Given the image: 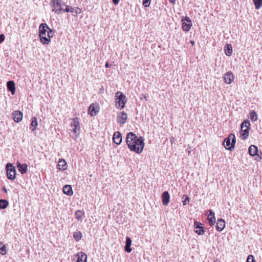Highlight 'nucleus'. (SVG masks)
Returning <instances> with one entry per match:
<instances>
[{
	"label": "nucleus",
	"instance_id": "nucleus-47",
	"mask_svg": "<svg viewBox=\"0 0 262 262\" xmlns=\"http://www.w3.org/2000/svg\"><path fill=\"white\" fill-rule=\"evenodd\" d=\"M190 42H191L192 45H193V44H194V41H190Z\"/></svg>",
	"mask_w": 262,
	"mask_h": 262
},
{
	"label": "nucleus",
	"instance_id": "nucleus-46",
	"mask_svg": "<svg viewBox=\"0 0 262 262\" xmlns=\"http://www.w3.org/2000/svg\"><path fill=\"white\" fill-rule=\"evenodd\" d=\"M226 149H228V150H230V151H232V149L233 148H226Z\"/></svg>",
	"mask_w": 262,
	"mask_h": 262
},
{
	"label": "nucleus",
	"instance_id": "nucleus-8",
	"mask_svg": "<svg viewBox=\"0 0 262 262\" xmlns=\"http://www.w3.org/2000/svg\"><path fill=\"white\" fill-rule=\"evenodd\" d=\"M235 142L236 138L234 135L230 134L228 137L224 140L223 145L224 146V147H226V146H229V147H235Z\"/></svg>",
	"mask_w": 262,
	"mask_h": 262
},
{
	"label": "nucleus",
	"instance_id": "nucleus-12",
	"mask_svg": "<svg viewBox=\"0 0 262 262\" xmlns=\"http://www.w3.org/2000/svg\"><path fill=\"white\" fill-rule=\"evenodd\" d=\"M249 154L255 157V160L257 161H259L261 159V156L258 153V148H248Z\"/></svg>",
	"mask_w": 262,
	"mask_h": 262
},
{
	"label": "nucleus",
	"instance_id": "nucleus-5",
	"mask_svg": "<svg viewBox=\"0 0 262 262\" xmlns=\"http://www.w3.org/2000/svg\"><path fill=\"white\" fill-rule=\"evenodd\" d=\"M250 123L248 120H244L241 125V131L239 132L240 137L245 140L249 136V131L250 130Z\"/></svg>",
	"mask_w": 262,
	"mask_h": 262
},
{
	"label": "nucleus",
	"instance_id": "nucleus-10",
	"mask_svg": "<svg viewBox=\"0 0 262 262\" xmlns=\"http://www.w3.org/2000/svg\"><path fill=\"white\" fill-rule=\"evenodd\" d=\"M127 119V114L124 112L118 113L117 116V122L120 124H124L126 123Z\"/></svg>",
	"mask_w": 262,
	"mask_h": 262
},
{
	"label": "nucleus",
	"instance_id": "nucleus-32",
	"mask_svg": "<svg viewBox=\"0 0 262 262\" xmlns=\"http://www.w3.org/2000/svg\"><path fill=\"white\" fill-rule=\"evenodd\" d=\"M6 247L2 242H0V254L4 255L6 254Z\"/></svg>",
	"mask_w": 262,
	"mask_h": 262
},
{
	"label": "nucleus",
	"instance_id": "nucleus-48",
	"mask_svg": "<svg viewBox=\"0 0 262 262\" xmlns=\"http://www.w3.org/2000/svg\"><path fill=\"white\" fill-rule=\"evenodd\" d=\"M144 99H146V96H144Z\"/></svg>",
	"mask_w": 262,
	"mask_h": 262
},
{
	"label": "nucleus",
	"instance_id": "nucleus-43",
	"mask_svg": "<svg viewBox=\"0 0 262 262\" xmlns=\"http://www.w3.org/2000/svg\"><path fill=\"white\" fill-rule=\"evenodd\" d=\"M170 3L172 4H174L176 3V0H168Z\"/></svg>",
	"mask_w": 262,
	"mask_h": 262
},
{
	"label": "nucleus",
	"instance_id": "nucleus-29",
	"mask_svg": "<svg viewBox=\"0 0 262 262\" xmlns=\"http://www.w3.org/2000/svg\"><path fill=\"white\" fill-rule=\"evenodd\" d=\"M9 205V202L6 200H0V209H4L6 208Z\"/></svg>",
	"mask_w": 262,
	"mask_h": 262
},
{
	"label": "nucleus",
	"instance_id": "nucleus-23",
	"mask_svg": "<svg viewBox=\"0 0 262 262\" xmlns=\"http://www.w3.org/2000/svg\"><path fill=\"white\" fill-rule=\"evenodd\" d=\"M77 262H86V255L82 252H78L77 254Z\"/></svg>",
	"mask_w": 262,
	"mask_h": 262
},
{
	"label": "nucleus",
	"instance_id": "nucleus-4",
	"mask_svg": "<svg viewBox=\"0 0 262 262\" xmlns=\"http://www.w3.org/2000/svg\"><path fill=\"white\" fill-rule=\"evenodd\" d=\"M50 6L52 7V11L59 15L62 13L63 7L66 4L61 0H51Z\"/></svg>",
	"mask_w": 262,
	"mask_h": 262
},
{
	"label": "nucleus",
	"instance_id": "nucleus-17",
	"mask_svg": "<svg viewBox=\"0 0 262 262\" xmlns=\"http://www.w3.org/2000/svg\"><path fill=\"white\" fill-rule=\"evenodd\" d=\"M113 141L114 143L117 145L120 144L121 143L122 141V136L121 134L119 132H117L115 133L113 136Z\"/></svg>",
	"mask_w": 262,
	"mask_h": 262
},
{
	"label": "nucleus",
	"instance_id": "nucleus-34",
	"mask_svg": "<svg viewBox=\"0 0 262 262\" xmlns=\"http://www.w3.org/2000/svg\"><path fill=\"white\" fill-rule=\"evenodd\" d=\"M255 7L256 9H259L262 5V0H253Z\"/></svg>",
	"mask_w": 262,
	"mask_h": 262
},
{
	"label": "nucleus",
	"instance_id": "nucleus-11",
	"mask_svg": "<svg viewBox=\"0 0 262 262\" xmlns=\"http://www.w3.org/2000/svg\"><path fill=\"white\" fill-rule=\"evenodd\" d=\"M99 107L97 104H92L89 108V114L92 117L96 116L98 113Z\"/></svg>",
	"mask_w": 262,
	"mask_h": 262
},
{
	"label": "nucleus",
	"instance_id": "nucleus-44",
	"mask_svg": "<svg viewBox=\"0 0 262 262\" xmlns=\"http://www.w3.org/2000/svg\"><path fill=\"white\" fill-rule=\"evenodd\" d=\"M3 191H4V192H5V193L7 192V190L5 187H4L3 188Z\"/></svg>",
	"mask_w": 262,
	"mask_h": 262
},
{
	"label": "nucleus",
	"instance_id": "nucleus-19",
	"mask_svg": "<svg viewBox=\"0 0 262 262\" xmlns=\"http://www.w3.org/2000/svg\"><path fill=\"white\" fill-rule=\"evenodd\" d=\"M208 223L210 226L213 225V224L215 222V217L214 216V213L212 210H209V214L208 215Z\"/></svg>",
	"mask_w": 262,
	"mask_h": 262
},
{
	"label": "nucleus",
	"instance_id": "nucleus-41",
	"mask_svg": "<svg viewBox=\"0 0 262 262\" xmlns=\"http://www.w3.org/2000/svg\"><path fill=\"white\" fill-rule=\"evenodd\" d=\"M113 1V3L116 5H118L120 0H112Z\"/></svg>",
	"mask_w": 262,
	"mask_h": 262
},
{
	"label": "nucleus",
	"instance_id": "nucleus-3",
	"mask_svg": "<svg viewBox=\"0 0 262 262\" xmlns=\"http://www.w3.org/2000/svg\"><path fill=\"white\" fill-rule=\"evenodd\" d=\"M71 128L70 130L72 133V137L76 139L80 134V126L78 118H74L71 119L70 123Z\"/></svg>",
	"mask_w": 262,
	"mask_h": 262
},
{
	"label": "nucleus",
	"instance_id": "nucleus-45",
	"mask_svg": "<svg viewBox=\"0 0 262 262\" xmlns=\"http://www.w3.org/2000/svg\"><path fill=\"white\" fill-rule=\"evenodd\" d=\"M249 147H257L254 145H251L249 146Z\"/></svg>",
	"mask_w": 262,
	"mask_h": 262
},
{
	"label": "nucleus",
	"instance_id": "nucleus-7",
	"mask_svg": "<svg viewBox=\"0 0 262 262\" xmlns=\"http://www.w3.org/2000/svg\"><path fill=\"white\" fill-rule=\"evenodd\" d=\"M6 169L8 179L14 180L16 178V170L12 164L8 163L6 164Z\"/></svg>",
	"mask_w": 262,
	"mask_h": 262
},
{
	"label": "nucleus",
	"instance_id": "nucleus-36",
	"mask_svg": "<svg viewBox=\"0 0 262 262\" xmlns=\"http://www.w3.org/2000/svg\"><path fill=\"white\" fill-rule=\"evenodd\" d=\"M246 262H255L254 256L252 255H248Z\"/></svg>",
	"mask_w": 262,
	"mask_h": 262
},
{
	"label": "nucleus",
	"instance_id": "nucleus-21",
	"mask_svg": "<svg viewBox=\"0 0 262 262\" xmlns=\"http://www.w3.org/2000/svg\"><path fill=\"white\" fill-rule=\"evenodd\" d=\"M225 227V221L222 219L219 220L216 225V230L219 231H222L224 229Z\"/></svg>",
	"mask_w": 262,
	"mask_h": 262
},
{
	"label": "nucleus",
	"instance_id": "nucleus-25",
	"mask_svg": "<svg viewBox=\"0 0 262 262\" xmlns=\"http://www.w3.org/2000/svg\"><path fill=\"white\" fill-rule=\"evenodd\" d=\"M67 165L66 162L63 159H60L57 164V168L59 170H65L67 169Z\"/></svg>",
	"mask_w": 262,
	"mask_h": 262
},
{
	"label": "nucleus",
	"instance_id": "nucleus-33",
	"mask_svg": "<svg viewBox=\"0 0 262 262\" xmlns=\"http://www.w3.org/2000/svg\"><path fill=\"white\" fill-rule=\"evenodd\" d=\"M73 237L77 242L80 241L82 238L81 232L79 231L74 232Z\"/></svg>",
	"mask_w": 262,
	"mask_h": 262
},
{
	"label": "nucleus",
	"instance_id": "nucleus-40",
	"mask_svg": "<svg viewBox=\"0 0 262 262\" xmlns=\"http://www.w3.org/2000/svg\"><path fill=\"white\" fill-rule=\"evenodd\" d=\"M184 20V21H186L187 23H189V24H191V22L190 19L188 17H186Z\"/></svg>",
	"mask_w": 262,
	"mask_h": 262
},
{
	"label": "nucleus",
	"instance_id": "nucleus-20",
	"mask_svg": "<svg viewBox=\"0 0 262 262\" xmlns=\"http://www.w3.org/2000/svg\"><path fill=\"white\" fill-rule=\"evenodd\" d=\"M17 168L21 174H25L27 172L28 165L26 164H20L17 162Z\"/></svg>",
	"mask_w": 262,
	"mask_h": 262
},
{
	"label": "nucleus",
	"instance_id": "nucleus-9",
	"mask_svg": "<svg viewBox=\"0 0 262 262\" xmlns=\"http://www.w3.org/2000/svg\"><path fill=\"white\" fill-rule=\"evenodd\" d=\"M194 231L198 235H203L205 232V229L203 225L198 222H194Z\"/></svg>",
	"mask_w": 262,
	"mask_h": 262
},
{
	"label": "nucleus",
	"instance_id": "nucleus-18",
	"mask_svg": "<svg viewBox=\"0 0 262 262\" xmlns=\"http://www.w3.org/2000/svg\"><path fill=\"white\" fill-rule=\"evenodd\" d=\"M7 86L8 90L11 92L12 95H14L15 92V84L14 82L12 80L8 81Z\"/></svg>",
	"mask_w": 262,
	"mask_h": 262
},
{
	"label": "nucleus",
	"instance_id": "nucleus-37",
	"mask_svg": "<svg viewBox=\"0 0 262 262\" xmlns=\"http://www.w3.org/2000/svg\"><path fill=\"white\" fill-rule=\"evenodd\" d=\"M151 0H143V5L145 7H148L149 6Z\"/></svg>",
	"mask_w": 262,
	"mask_h": 262
},
{
	"label": "nucleus",
	"instance_id": "nucleus-15",
	"mask_svg": "<svg viewBox=\"0 0 262 262\" xmlns=\"http://www.w3.org/2000/svg\"><path fill=\"white\" fill-rule=\"evenodd\" d=\"M12 115L14 121L16 122H19L21 120L23 114L20 111H15L13 112Z\"/></svg>",
	"mask_w": 262,
	"mask_h": 262
},
{
	"label": "nucleus",
	"instance_id": "nucleus-27",
	"mask_svg": "<svg viewBox=\"0 0 262 262\" xmlns=\"http://www.w3.org/2000/svg\"><path fill=\"white\" fill-rule=\"evenodd\" d=\"M38 125L37 120L36 117H33L32 118L31 123V127L30 128L32 131H34L36 130V127Z\"/></svg>",
	"mask_w": 262,
	"mask_h": 262
},
{
	"label": "nucleus",
	"instance_id": "nucleus-1",
	"mask_svg": "<svg viewBox=\"0 0 262 262\" xmlns=\"http://www.w3.org/2000/svg\"><path fill=\"white\" fill-rule=\"evenodd\" d=\"M54 35L53 31L46 23H42L39 26V36L41 42L48 45L51 41V38Z\"/></svg>",
	"mask_w": 262,
	"mask_h": 262
},
{
	"label": "nucleus",
	"instance_id": "nucleus-35",
	"mask_svg": "<svg viewBox=\"0 0 262 262\" xmlns=\"http://www.w3.org/2000/svg\"><path fill=\"white\" fill-rule=\"evenodd\" d=\"M184 198H185V199L184 201H183V205H186L189 203L190 199L189 198L187 195H183L182 196V199H184Z\"/></svg>",
	"mask_w": 262,
	"mask_h": 262
},
{
	"label": "nucleus",
	"instance_id": "nucleus-42",
	"mask_svg": "<svg viewBox=\"0 0 262 262\" xmlns=\"http://www.w3.org/2000/svg\"><path fill=\"white\" fill-rule=\"evenodd\" d=\"M111 66V65L110 64H109V63H108V62H107L105 63V67L106 68H109V67H110Z\"/></svg>",
	"mask_w": 262,
	"mask_h": 262
},
{
	"label": "nucleus",
	"instance_id": "nucleus-6",
	"mask_svg": "<svg viewBox=\"0 0 262 262\" xmlns=\"http://www.w3.org/2000/svg\"><path fill=\"white\" fill-rule=\"evenodd\" d=\"M115 96L116 97V106L120 107L121 108H123L126 102V96L124 95L121 92L119 91L116 93Z\"/></svg>",
	"mask_w": 262,
	"mask_h": 262
},
{
	"label": "nucleus",
	"instance_id": "nucleus-30",
	"mask_svg": "<svg viewBox=\"0 0 262 262\" xmlns=\"http://www.w3.org/2000/svg\"><path fill=\"white\" fill-rule=\"evenodd\" d=\"M249 117L252 121H256L257 120V115L256 112L252 111L249 113Z\"/></svg>",
	"mask_w": 262,
	"mask_h": 262
},
{
	"label": "nucleus",
	"instance_id": "nucleus-22",
	"mask_svg": "<svg viewBox=\"0 0 262 262\" xmlns=\"http://www.w3.org/2000/svg\"><path fill=\"white\" fill-rule=\"evenodd\" d=\"M132 242L131 238L127 236L126 237L125 250L127 253H130L132 250V248H130Z\"/></svg>",
	"mask_w": 262,
	"mask_h": 262
},
{
	"label": "nucleus",
	"instance_id": "nucleus-31",
	"mask_svg": "<svg viewBox=\"0 0 262 262\" xmlns=\"http://www.w3.org/2000/svg\"><path fill=\"white\" fill-rule=\"evenodd\" d=\"M192 26L191 24L187 23L185 21H183L182 23V29L184 31H188Z\"/></svg>",
	"mask_w": 262,
	"mask_h": 262
},
{
	"label": "nucleus",
	"instance_id": "nucleus-16",
	"mask_svg": "<svg viewBox=\"0 0 262 262\" xmlns=\"http://www.w3.org/2000/svg\"><path fill=\"white\" fill-rule=\"evenodd\" d=\"M161 197L163 204L165 206H167L169 202L170 199V195L168 192L167 191H164L162 194Z\"/></svg>",
	"mask_w": 262,
	"mask_h": 262
},
{
	"label": "nucleus",
	"instance_id": "nucleus-2",
	"mask_svg": "<svg viewBox=\"0 0 262 262\" xmlns=\"http://www.w3.org/2000/svg\"><path fill=\"white\" fill-rule=\"evenodd\" d=\"M144 139L142 137H137L135 134L133 132H129L126 137V142L128 147H144Z\"/></svg>",
	"mask_w": 262,
	"mask_h": 262
},
{
	"label": "nucleus",
	"instance_id": "nucleus-24",
	"mask_svg": "<svg viewBox=\"0 0 262 262\" xmlns=\"http://www.w3.org/2000/svg\"><path fill=\"white\" fill-rule=\"evenodd\" d=\"M62 190L64 194L69 196L72 195L73 193L72 187L69 185L64 186Z\"/></svg>",
	"mask_w": 262,
	"mask_h": 262
},
{
	"label": "nucleus",
	"instance_id": "nucleus-38",
	"mask_svg": "<svg viewBox=\"0 0 262 262\" xmlns=\"http://www.w3.org/2000/svg\"><path fill=\"white\" fill-rule=\"evenodd\" d=\"M130 150L134 151L137 154H140L142 152L143 148H129Z\"/></svg>",
	"mask_w": 262,
	"mask_h": 262
},
{
	"label": "nucleus",
	"instance_id": "nucleus-39",
	"mask_svg": "<svg viewBox=\"0 0 262 262\" xmlns=\"http://www.w3.org/2000/svg\"><path fill=\"white\" fill-rule=\"evenodd\" d=\"M5 37L4 34H0V43L5 40Z\"/></svg>",
	"mask_w": 262,
	"mask_h": 262
},
{
	"label": "nucleus",
	"instance_id": "nucleus-26",
	"mask_svg": "<svg viewBox=\"0 0 262 262\" xmlns=\"http://www.w3.org/2000/svg\"><path fill=\"white\" fill-rule=\"evenodd\" d=\"M225 52L226 55L230 56L232 53V47L230 44L226 45L225 47Z\"/></svg>",
	"mask_w": 262,
	"mask_h": 262
},
{
	"label": "nucleus",
	"instance_id": "nucleus-28",
	"mask_svg": "<svg viewBox=\"0 0 262 262\" xmlns=\"http://www.w3.org/2000/svg\"><path fill=\"white\" fill-rule=\"evenodd\" d=\"M75 215L78 221H82L83 220L84 213L82 211L80 210H77L75 213Z\"/></svg>",
	"mask_w": 262,
	"mask_h": 262
},
{
	"label": "nucleus",
	"instance_id": "nucleus-14",
	"mask_svg": "<svg viewBox=\"0 0 262 262\" xmlns=\"http://www.w3.org/2000/svg\"><path fill=\"white\" fill-rule=\"evenodd\" d=\"M65 6H66V9H64L63 8L62 12H73V10H75V13L76 14H80L81 13V9H80L78 7H74L73 8L72 7H70L69 6H67L66 5Z\"/></svg>",
	"mask_w": 262,
	"mask_h": 262
},
{
	"label": "nucleus",
	"instance_id": "nucleus-13",
	"mask_svg": "<svg viewBox=\"0 0 262 262\" xmlns=\"http://www.w3.org/2000/svg\"><path fill=\"white\" fill-rule=\"evenodd\" d=\"M224 81L227 84H231L234 79V75L232 73L228 72L224 76Z\"/></svg>",
	"mask_w": 262,
	"mask_h": 262
}]
</instances>
